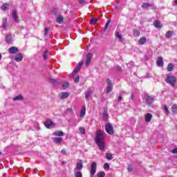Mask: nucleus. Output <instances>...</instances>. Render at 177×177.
<instances>
[{"label":"nucleus","instance_id":"obj_58","mask_svg":"<svg viewBox=\"0 0 177 177\" xmlns=\"http://www.w3.org/2000/svg\"><path fill=\"white\" fill-rule=\"evenodd\" d=\"M0 156H2V152L0 151Z\"/></svg>","mask_w":177,"mask_h":177},{"label":"nucleus","instance_id":"obj_52","mask_svg":"<svg viewBox=\"0 0 177 177\" xmlns=\"http://www.w3.org/2000/svg\"><path fill=\"white\" fill-rule=\"evenodd\" d=\"M66 111H69L70 113H73V109L71 108H67Z\"/></svg>","mask_w":177,"mask_h":177},{"label":"nucleus","instance_id":"obj_20","mask_svg":"<svg viewBox=\"0 0 177 177\" xmlns=\"http://www.w3.org/2000/svg\"><path fill=\"white\" fill-rule=\"evenodd\" d=\"M85 114H86V108H85V106H82V109L80 111L81 118H84V117H85Z\"/></svg>","mask_w":177,"mask_h":177},{"label":"nucleus","instance_id":"obj_24","mask_svg":"<svg viewBox=\"0 0 177 177\" xmlns=\"http://www.w3.org/2000/svg\"><path fill=\"white\" fill-rule=\"evenodd\" d=\"M53 135H54V136H64V133L62 131H59L53 133Z\"/></svg>","mask_w":177,"mask_h":177},{"label":"nucleus","instance_id":"obj_33","mask_svg":"<svg viewBox=\"0 0 177 177\" xmlns=\"http://www.w3.org/2000/svg\"><path fill=\"white\" fill-rule=\"evenodd\" d=\"M12 100H14V102H17V100H23V96H21V95H17L12 99Z\"/></svg>","mask_w":177,"mask_h":177},{"label":"nucleus","instance_id":"obj_48","mask_svg":"<svg viewBox=\"0 0 177 177\" xmlns=\"http://www.w3.org/2000/svg\"><path fill=\"white\" fill-rule=\"evenodd\" d=\"M104 169H109V168H110V165H109V163H105L104 165Z\"/></svg>","mask_w":177,"mask_h":177},{"label":"nucleus","instance_id":"obj_27","mask_svg":"<svg viewBox=\"0 0 177 177\" xmlns=\"http://www.w3.org/2000/svg\"><path fill=\"white\" fill-rule=\"evenodd\" d=\"M6 42L10 44L12 42V35H7L6 37Z\"/></svg>","mask_w":177,"mask_h":177},{"label":"nucleus","instance_id":"obj_60","mask_svg":"<svg viewBox=\"0 0 177 177\" xmlns=\"http://www.w3.org/2000/svg\"><path fill=\"white\" fill-rule=\"evenodd\" d=\"M118 69L120 70V69H121V67H119Z\"/></svg>","mask_w":177,"mask_h":177},{"label":"nucleus","instance_id":"obj_55","mask_svg":"<svg viewBox=\"0 0 177 177\" xmlns=\"http://www.w3.org/2000/svg\"><path fill=\"white\" fill-rule=\"evenodd\" d=\"M61 153L65 156V154H66V151H65L64 149H62V150L61 151Z\"/></svg>","mask_w":177,"mask_h":177},{"label":"nucleus","instance_id":"obj_11","mask_svg":"<svg viewBox=\"0 0 177 177\" xmlns=\"http://www.w3.org/2000/svg\"><path fill=\"white\" fill-rule=\"evenodd\" d=\"M92 53H88L86 57V66L91 64V60H92Z\"/></svg>","mask_w":177,"mask_h":177},{"label":"nucleus","instance_id":"obj_26","mask_svg":"<svg viewBox=\"0 0 177 177\" xmlns=\"http://www.w3.org/2000/svg\"><path fill=\"white\" fill-rule=\"evenodd\" d=\"M150 6H151V3H142L141 8H142V9H147V8H150Z\"/></svg>","mask_w":177,"mask_h":177},{"label":"nucleus","instance_id":"obj_53","mask_svg":"<svg viewBox=\"0 0 177 177\" xmlns=\"http://www.w3.org/2000/svg\"><path fill=\"white\" fill-rule=\"evenodd\" d=\"M149 8H151V9H152L153 10H154V9H156V7L154 6V5H153V4H151V6H149Z\"/></svg>","mask_w":177,"mask_h":177},{"label":"nucleus","instance_id":"obj_13","mask_svg":"<svg viewBox=\"0 0 177 177\" xmlns=\"http://www.w3.org/2000/svg\"><path fill=\"white\" fill-rule=\"evenodd\" d=\"M12 18L16 23H19V17H17V12L16 10L12 11Z\"/></svg>","mask_w":177,"mask_h":177},{"label":"nucleus","instance_id":"obj_25","mask_svg":"<svg viewBox=\"0 0 177 177\" xmlns=\"http://www.w3.org/2000/svg\"><path fill=\"white\" fill-rule=\"evenodd\" d=\"M7 24H8V19L3 18V24H2L3 30H8V28L6 27Z\"/></svg>","mask_w":177,"mask_h":177},{"label":"nucleus","instance_id":"obj_32","mask_svg":"<svg viewBox=\"0 0 177 177\" xmlns=\"http://www.w3.org/2000/svg\"><path fill=\"white\" fill-rule=\"evenodd\" d=\"M171 111L174 114H177V104H173V106H171Z\"/></svg>","mask_w":177,"mask_h":177},{"label":"nucleus","instance_id":"obj_8","mask_svg":"<svg viewBox=\"0 0 177 177\" xmlns=\"http://www.w3.org/2000/svg\"><path fill=\"white\" fill-rule=\"evenodd\" d=\"M146 103L148 106H151L154 102V97L153 96L147 95L145 97Z\"/></svg>","mask_w":177,"mask_h":177},{"label":"nucleus","instance_id":"obj_19","mask_svg":"<svg viewBox=\"0 0 177 177\" xmlns=\"http://www.w3.org/2000/svg\"><path fill=\"white\" fill-rule=\"evenodd\" d=\"M15 60L16 62H21V60H23V55H21V53L17 54Z\"/></svg>","mask_w":177,"mask_h":177},{"label":"nucleus","instance_id":"obj_45","mask_svg":"<svg viewBox=\"0 0 177 177\" xmlns=\"http://www.w3.org/2000/svg\"><path fill=\"white\" fill-rule=\"evenodd\" d=\"M133 169V168L132 167V165H129L127 167L128 172H132Z\"/></svg>","mask_w":177,"mask_h":177},{"label":"nucleus","instance_id":"obj_54","mask_svg":"<svg viewBox=\"0 0 177 177\" xmlns=\"http://www.w3.org/2000/svg\"><path fill=\"white\" fill-rule=\"evenodd\" d=\"M120 100H122V97L121 96V95H120L119 97H118V103H120Z\"/></svg>","mask_w":177,"mask_h":177},{"label":"nucleus","instance_id":"obj_36","mask_svg":"<svg viewBox=\"0 0 177 177\" xmlns=\"http://www.w3.org/2000/svg\"><path fill=\"white\" fill-rule=\"evenodd\" d=\"M174 71V65L172 64H169L167 66V71Z\"/></svg>","mask_w":177,"mask_h":177},{"label":"nucleus","instance_id":"obj_39","mask_svg":"<svg viewBox=\"0 0 177 177\" xmlns=\"http://www.w3.org/2000/svg\"><path fill=\"white\" fill-rule=\"evenodd\" d=\"M104 176H106V173H104V171H100L97 176V177H104Z\"/></svg>","mask_w":177,"mask_h":177},{"label":"nucleus","instance_id":"obj_2","mask_svg":"<svg viewBox=\"0 0 177 177\" xmlns=\"http://www.w3.org/2000/svg\"><path fill=\"white\" fill-rule=\"evenodd\" d=\"M165 82L167 84H169V85H171V86H174L176 85V77L174 75H167Z\"/></svg>","mask_w":177,"mask_h":177},{"label":"nucleus","instance_id":"obj_6","mask_svg":"<svg viewBox=\"0 0 177 177\" xmlns=\"http://www.w3.org/2000/svg\"><path fill=\"white\" fill-rule=\"evenodd\" d=\"M44 125L45 127L50 129L55 127V123H53V121H52V120L48 119L44 122Z\"/></svg>","mask_w":177,"mask_h":177},{"label":"nucleus","instance_id":"obj_14","mask_svg":"<svg viewBox=\"0 0 177 177\" xmlns=\"http://www.w3.org/2000/svg\"><path fill=\"white\" fill-rule=\"evenodd\" d=\"M116 38H118L119 42H122V44L125 42V39L122 37V35L120 34V32H116Z\"/></svg>","mask_w":177,"mask_h":177},{"label":"nucleus","instance_id":"obj_17","mask_svg":"<svg viewBox=\"0 0 177 177\" xmlns=\"http://www.w3.org/2000/svg\"><path fill=\"white\" fill-rule=\"evenodd\" d=\"M82 168H84V165L82 164V161L80 160H79V162H77L76 165V169L78 171H81V169H82Z\"/></svg>","mask_w":177,"mask_h":177},{"label":"nucleus","instance_id":"obj_40","mask_svg":"<svg viewBox=\"0 0 177 177\" xmlns=\"http://www.w3.org/2000/svg\"><path fill=\"white\" fill-rule=\"evenodd\" d=\"M49 81L51 84H53L54 85H56V84H57V80L56 79H50Z\"/></svg>","mask_w":177,"mask_h":177},{"label":"nucleus","instance_id":"obj_44","mask_svg":"<svg viewBox=\"0 0 177 177\" xmlns=\"http://www.w3.org/2000/svg\"><path fill=\"white\" fill-rule=\"evenodd\" d=\"M164 109H165V111L166 113V114H169V110H168V106H167V105H164Z\"/></svg>","mask_w":177,"mask_h":177},{"label":"nucleus","instance_id":"obj_21","mask_svg":"<svg viewBox=\"0 0 177 177\" xmlns=\"http://www.w3.org/2000/svg\"><path fill=\"white\" fill-rule=\"evenodd\" d=\"M151 118H153V115H151V113H147L145 115V121L147 122H150L151 121Z\"/></svg>","mask_w":177,"mask_h":177},{"label":"nucleus","instance_id":"obj_4","mask_svg":"<svg viewBox=\"0 0 177 177\" xmlns=\"http://www.w3.org/2000/svg\"><path fill=\"white\" fill-rule=\"evenodd\" d=\"M105 131L109 135H114V128L110 123H107L105 125Z\"/></svg>","mask_w":177,"mask_h":177},{"label":"nucleus","instance_id":"obj_37","mask_svg":"<svg viewBox=\"0 0 177 177\" xmlns=\"http://www.w3.org/2000/svg\"><path fill=\"white\" fill-rule=\"evenodd\" d=\"M106 158L107 160H113V154L106 153Z\"/></svg>","mask_w":177,"mask_h":177},{"label":"nucleus","instance_id":"obj_30","mask_svg":"<svg viewBox=\"0 0 177 177\" xmlns=\"http://www.w3.org/2000/svg\"><path fill=\"white\" fill-rule=\"evenodd\" d=\"M172 35H174V32L169 30L166 34H165V37L167 39L171 38V37H172Z\"/></svg>","mask_w":177,"mask_h":177},{"label":"nucleus","instance_id":"obj_61","mask_svg":"<svg viewBox=\"0 0 177 177\" xmlns=\"http://www.w3.org/2000/svg\"><path fill=\"white\" fill-rule=\"evenodd\" d=\"M62 164H64V162H63Z\"/></svg>","mask_w":177,"mask_h":177},{"label":"nucleus","instance_id":"obj_28","mask_svg":"<svg viewBox=\"0 0 177 177\" xmlns=\"http://www.w3.org/2000/svg\"><path fill=\"white\" fill-rule=\"evenodd\" d=\"M70 86V83L67 82H63L62 83V89H68V88Z\"/></svg>","mask_w":177,"mask_h":177},{"label":"nucleus","instance_id":"obj_47","mask_svg":"<svg viewBox=\"0 0 177 177\" xmlns=\"http://www.w3.org/2000/svg\"><path fill=\"white\" fill-rule=\"evenodd\" d=\"M74 82H75V84H78V82H80V76H77V77L75 78Z\"/></svg>","mask_w":177,"mask_h":177},{"label":"nucleus","instance_id":"obj_62","mask_svg":"<svg viewBox=\"0 0 177 177\" xmlns=\"http://www.w3.org/2000/svg\"><path fill=\"white\" fill-rule=\"evenodd\" d=\"M21 28H24V27H22Z\"/></svg>","mask_w":177,"mask_h":177},{"label":"nucleus","instance_id":"obj_12","mask_svg":"<svg viewBox=\"0 0 177 177\" xmlns=\"http://www.w3.org/2000/svg\"><path fill=\"white\" fill-rule=\"evenodd\" d=\"M156 64L158 67H162L164 66V62L162 61V57H159L156 60Z\"/></svg>","mask_w":177,"mask_h":177},{"label":"nucleus","instance_id":"obj_9","mask_svg":"<svg viewBox=\"0 0 177 177\" xmlns=\"http://www.w3.org/2000/svg\"><path fill=\"white\" fill-rule=\"evenodd\" d=\"M19 52V48L16 46H12L10 48H8V53L10 55H15V53H18Z\"/></svg>","mask_w":177,"mask_h":177},{"label":"nucleus","instance_id":"obj_46","mask_svg":"<svg viewBox=\"0 0 177 177\" xmlns=\"http://www.w3.org/2000/svg\"><path fill=\"white\" fill-rule=\"evenodd\" d=\"M80 131L83 135L86 133L85 128L84 127H80Z\"/></svg>","mask_w":177,"mask_h":177},{"label":"nucleus","instance_id":"obj_10","mask_svg":"<svg viewBox=\"0 0 177 177\" xmlns=\"http://www.w3.org/2000/svg\"><path fill=\"white\" fill-rule=\"evenodd\" d=\"M58 96H59V99H62V100L67 99V97H68V96H70V93L62 92L59 94Z\"/></svg>","mask_w":177,"mask_h":177},{"label":"nucleus","instance_id":"obj_29","mask_svg":"<svg viewBox=\"0 0 177 177\" xmlns=\"http://www.w3.org/2000/svg\"><path fill=\"white\" fill-rule=\"evenodd\" d=\"M56 21L59 24H62V23H63V17L62 15H59L56 19Z\"/></svg>","mask_w":177,"mask_h":177},{"label":"nucleus","instance_id":"obj_51","mask_svg":"<svg viewBox=\"0 0 177 177\" xmlns=\"http://www.w3.org/2000/svg\"><path fill=\"white\" fill-rule=\"evenodd\" d=\"M171 153H172L173 154H177V148H175L174 149H173V150L171 151Z\"/></svg>","mask_w":177,"mask_h":177},{"label":"nucleus","instance_id":"obj_41","mask_svg":"<svg viewBox=\"0 0 177 177\" xmlns=\"http://www.w3.org/2000/svg\"><path fill=\"white\" fill-rule=\"evenodd\" d=\"M110 21H111L110 19L107 21V22H106V25L104 26V31H106V30L107 28H109V26H110Z\"/></svg>","mask_w":177,"mask_h":177},{"label":"nucleus","instance_id":"obj_16","mask_svg":"<svg viewBox=\"0 0 177 177\" xmlns=\"http://www.w3.org/2000/svg\"><path fill=\"white\" fill-rule=\"evenodd\" d=\"M92 95H93V92H92V91H88L87 92L85 93V99L86 100H89Z\"/></svg>","mask_w":177,"mask_h":177},{"label":"nucleus","instance_id":"obj_31","mask_svg":"<svg viewBox=\"0 0 177 177\" xmlns=\"http://www.w3.org/2000/svg\"><path fill=\"white\" fill-rule=\"evenodd\" d=\"M63 140V138L59 137V138H55L53 140L54 143H60Z\"/></svg>","mask_w":177,"mask_h":177},{"label":"nucleus","instance_id":"obj_7","mask_svg":"<svg viewBox=\"0 0 177 177\" xmlns=\"http://www.w3.org/2000/svg\"><path fill=\"white\" fill-rule=\"evenodd\" d=\"M81 67H82V62H80L76 65V67L74 68V70L72 72V73L71 74V75L72 77H74V75L75 74H77L78 73V71H80V70L81 69Z\"/></svg>","mask_w":177,"mask_h":177},{"label":"nucleus","instance_id":"obj_57","mask_svg":"<svg viewBox=\"0 0 177 177\" xmlns=\"http://www.w3.org/2000/svg\"><path fill=\"white\" fill-rule=\"evenodd\" d=\"M174 3H175V5H177V0L174 1Z\"/></svg>","mask_w":177,"mask_h":177},{"label":"nucleus","instance_id":"obj_38","mask_svg":"<svg viewBox=\"0 0 177 177\" xmlns=\"http://www.w3.org/2000/svg\"><path fill=\"white\" fill-rule=\"evenodd\" d=\"M97 18H92L90 21V24H95V23H97Z\"/></svg>","mask_w":177,"mask_h":177},{"label":"nucleus","instance_id":"obj_56","mask_svg":"<svg viewBox=\"0 0 177 177\" xmlns=\"http://www.w3.org/2000/svg\"><path fill=\"white\" fill-rule=\"evenodd\" d=\"M131 100H133V93H131Z\"/></svg>","mask_w":177,"mask_h":177},{"label":"nucleus","instance_id":"obj_5","mask_svg":"<svg viewBox=\"0 0 177 177\" xmlns=\"http://www.w3.org/2000/svg\"><path fill=\"white\" fill-rule=\"evenodd\" d=\"M113 82H111V80L110 79H106V93H110L111 91H113Z\"/></svg>","mask_w":177,"mask_h":177},{"label":"nucleus","instance_id":"obj_42","mask_svg":"<svg viewBox=\"0 0 177 177\" xmlns=\"http://www.w3.org/2000/svg\"><path fill=\"white\" fill-rule=\"evenodd\" d=\"M43 57L44 60H46V57H48V50H45L43 53Z\"/></svg>","mask_w":177,"mask_h":177},{"label":"nucleus","instance_id":"obj_1","mask_svg":"<svg viewBox=\"0 0 177 177\" xmlns=\"http://www.w3.org/2000/svg\"><path fill=\"white\" fill-rule=\"evenodd\" d=\"M95 142L97 146H98L100 150H104V133L101 130H98L97 131Z\"/></svg>","mask_w":177,"mask_h":177},{"label":"nucleus","instance_id":"obj_3","mask_svg":"<svg viewBox=\"0 0 177 177\" xmlns=\"http://www.w3.org/2000/svg\"><path fill=\"white\" fill-rule=\"evenodd\" d=\"M96 168H97V163L93 162L90 169V176L93 177L96 174Z\"/></svg>","mask_w":177,"mask_h":177},{"label":"nucleus","instance_id":"obj_50","mask_svg":"<svg viewBox=\"0 0 177 177\" xmlns=\"http://www.w3.org/2000/svg\"><path fill=\"white\" fill-rule=\"evenodd\" d=\"M79 3H80V5H84L85 4V0H79Z\"/></svg>","mask_w":177,"mask_h":177},{"label":"nucleus","instance_id":"obj_22","mask_svg":"<svg viewBox=\"0 0 177 177\" xmlns=\"http://www.w3.org/2000/svg\"><path fill=\"white\" fill-rule=\"evenodd\" d=\"M153 26L156 27V28H161V27H162V26H161V22L158 20L153 22Z\"/></svg>","mask_w":177,"mask_h":177},{"label":"nucleus","instance_id":"obj_49","mask_svg":"<svg viewBox=\"0 0 177 177\" xmlns=\"http://www.w3.org/2000/svg\"><path fill=\"white\" fill-rule=\"evenodd\" d=\"M48 32H49V28H46L44 29V35H48Z\"/></svg>","mask_w":177,"mask_h":177},{"label":"nucleus","instance_id":"obj_43","mask_svg":"<svg viewBox=\"0 0 177 177\" xmlns=\"http://www.w3.org/2000/svg\"><path fill=\"white\" fill-rule=\"evenodd\" d=\"M133 35H134V37H139V35H140V32H139V31H138V30H134Z\"/></svg>","mask_w":177,"mask_h":177},{"label":"nucleus","instance_id":"obj_15","mask_svg":"<svg viewBox=\"0 0 177 177\" xmlns=\"http://www.w3.org/2000/svg\"><path fill=\"white\" fill-rule=\"evenodd\" d=\"M116 38H118L119 42H122V44L125 42V39L122 37V35L120 34V32H116Z\"/></svg>","mask_w":177,"mask_h":177},{"label":"nucleus","instance_id":"obj_35","mask_svg":"<svg viewBox=\"0 0 177 177\" xmlns=\"http://www.w3.org/2000/svg\"><path fill=\"white\" fill-rule=\"evenodd\" d=\"M75 177H82V172L80 171H75Z\"/></svg>","mask_w":177,"mask_h":177},{"label":"nucleus","instance_id":"obj_18","mask_svg":"<svg viewBox=\"0 0 177 177\" xmlns=\"http://www.w3.org/2000/svg\"><path fill=\"white\" fill-rule=\"evenodd\" d=\"M146 42H147V39L145 37H141L138 40L139 45H144L145 44H146Z\"/></svg>","mask_w":177,"mask_h":177},{"label":"nucleus","instance_id":"obj_34","mask_svg":"<svg viewBox=\"0 0 177 177\" xmlns=\"http://www.w3.org/2000/svg\"><path fill=\"white\" fill-rule=\"evenodd\" d=\"M6 9H9V4H8V3H3V4L1 6V10H6Z\"/></svg>","mask_w":177,"mask_h":177},{"label":"nucleus","instance_id":"obj_59","mask_svg":"<svg viewBox=\"0 0 177 177\" xmlns=\"http://www.w3.org/2000/svg\"><path fill=\"white\" fill-rule=\"evenodd\" d=\"M176 129L177 130V124L176 125Z\"/></svg>","mask_w":177,"mask_h":177},{"label":"nucleus","instance_id":"obj_23","mask_svg":"<svg viewBox=\"0 0 177 177\" xmlns=\"http://www.w3.org/2000/svg\"><path fill=\"white\" fill-rule=\"evenodd\" d=\"M103 120L104 121H107V120H109V113H107V110L106 109L104 110Z\"/></svg>","mask_w":177,"mask_h":177}]
</instances>
